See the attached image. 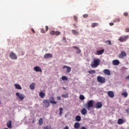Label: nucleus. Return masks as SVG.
<instances>
[{
  "label": "nucleus",
  "instance_id": "45",
  "mask_svg": "<svg viewBox=\"0 0 129 129\" xmlns=\"http://www.w3.org/2000/svg\"><path fill=\"white\" fill-rule=\"evenodd\" d=\"M125 111L127 113H129V109H126Z\"/></svg>",
  "mask_w": 129,
  "mask_h": 129
},
{
  "label": "nucleus",
  "instance_id": "39",
  "mask_svg": "<svg viewBox=\"0 0 129 129\" xmlns=\"http://www.w3.org/2000/svg\"><path fill=\"white\" fill-rule=\"evenodd\" d=\"M106 43H108V45H111V41L110 40H107Z\"/></svg>",
  "mask_w": 129,
  "mask_h": 129
},
{
  "label": "nucleus",
  "instance_id": "9",
  "mask_svg": "<svg viewBox=\"0 0 129 129\" xmlns=\"http://www.w3.org/2000/svg\"><path fill=\"white\" fill-rule=\"evenodd\" d=\"M50 34L51 35H55V36H59V35L61 34V32L60 31H55L54 30H52L50 32Z\"/></svg>",
  "mask_w": 129,
  "mask_h": 129
},
{
  "label": "nucleus",
  "instance_id": "38",
  "mask_svg": "<svg viewBox=\"0 0 129 129\" xmlns=\"http://www.w3.org/2000/svg\"><path fill=\"white\" fill-rule=\"evenodd\" d=\"M123 16H124V17H127V16H128V13L127 12H124L123 13Z\"/></svg>",
  "mask_w": 129,
  "mask_h": 129
},
{
  "label": "nucleus",
  "instance_id": "44",
  "mask_svg": "<svg viewBox=\"0 0 129 129\" xmlns=\"http://www.w3.org/2000/svg\"><path fill=\"white\" fill-rule=\"evenodd\" d=\"M57 100H61V97H60V96H57Z\"/></svg>",
  "mask_w": 129,
  "mask_h": 129
},
{
  "label": "nucleus",
  "instance_id": "31",
  "mask_svg": "<svg viewBox=\"0 0 129 129\" xmlns=\"http://www.w3.org/2000/svg\"><path fill=\"white\" fill-rule=\"evenodd\" d=\"M76 120L77 121H80V120H81V116H76Z\"/></svg>",
  "mask_w": 129,
  "mask_h": 129
},
{
  "label": "nucleus",
  "instance_id": "13",
  "mask_svg": "<svg viewBox=\"0 0 129 129\" xmlns=\"http://www.w3.org/2000/svg\"><path fill=\"white\" fill-rule=\"evenodd\" d=\"M104 53V49L97 50L95 53L96 55H102Z\"/></svg>",
  "mask_w": 129,
  "mask_h": 129
},
{
  "label": "nucleus",
  "instance_id": "33",
  "mask_svg": "<svg viewBox=\"0 0 129 129\" xmlns=\"http://www.w3.org/2000/svg\"><path fill=\"white\" fill-rule=\"evenodd\" d=\"M121 95H123L124 97H127L128 94L126 92H124L121 93Z\"/></svg>",
  "mask_w": 129,
  "mask_h": 129
},
{
  "label": "nucleus",
  "instance_id": "24",
  "mask_svg": "<svg viewBox=\"0 0 129 129\" xmlns=\"http://www.w3.org/2000/svg\"><path fill=\"white\" fill-rule=\"evenodd\" d=\"M39 96L41 98H44V97L46 96V95L43 92H40L39 93Z\"/></svg>",
  "mask_w": 129,
  "mask_h": 129
},
{
  "label": "nucleus",
  "instance_id": "17",
  "mask_svg": "<svg viewBox=\"0 0 129 129\" xmlns=\"http://www.w3.org/2000/svg\"><path fill=\"white\" fill-rule=\"evenodd\" d=\"M54 99L55 98L54 97H50L49 99V103L50 102V103H52V104H56V103H57V102L54 101Z\"/></svg>",
  "mask_w": 129,
  "mask_h": 129
},
{
  "label": "nucleus",
  "instance_id": "48",
  "mask_svg": "<svg viewBox=\"0 0 129 129\" xmlns=\"http://www.w3.org/2000/svg\"><path fill=\"white\" fill-rule=\"evenodd\" d=\"M62 39H63V41H64V42H66V37H63L62 38Z\"/></svg>",
  "mask_w": 129,
  "mask_h": 129
},
{
  "label": "nucleus",
  "instance_id": "5",
  "mask_svg": "<svg viewBox=\"0 0 129 129\" xmlns=\"http://www.w3.org/2000/svg\"><path fill=\"white\" fill-rule=\"evenodd\" d=\"M10 57L13 60H17L18 59V57L17 56V54L16 53L11 52L10 54Z\"/></svg>",
  "mask_w": 129,
  "mask_h": 129
},
{
  "label": "nucleus",
  "instance_id": "27",
  "mask_svg": "<svg viewBox=\"0 0 129 129\" xmlns=\"http://www.w3.org/2000/svg\"><path fill=\"white\" fill-rule=\"evenodd\" d=\"M7 126L9 128H11V127H12V121L11 120H9V121H8Z\"/></svg>",
  "mask_w": 129,
  "mask_h": 129
},
{
  "label": "nucleus",
  "instance_id": "4",
  "mask_svg": "<svg viewBox=\"0 0 129 129\" xmlns=\"http://www.w3.org/2000/svg\"><path fill=\"white\" fill-rule=\"evenodd\" d=\"M16 96L19 98L21 100H24L25 99V95L24 94L20 93H16Z\"/></svg>",
  "mask_w": 129,
  "mask_h": 129
},
{
  "label": "nucleus",
  "instance_id": "29",
  "mask_svg": "<svg viewBox=\"0 0 129 129\" xmlns=\"http://www.w3.org/2000/svg\"><path fill=\"white\" fill-rule=\"evenodd\" d=\"M61 97H63L64 98H68L69 97V95L67 93L66 94L61 95Z\"/></svg>",
  "mask_w": 129,
  "mask_h": 129
},
{
  "label": "nucleus",
  "instance_id": "7",
  "mask_svg": "<svg viewBox=\"0 0 129 129\" xmlns=\"http://www.w3.org/2000/svg\"><path fill=\"white\" fill-rule=\"evenodd\" d=\"M127 39H128V36L127 35L123 37L121 36L119 38V41H120L121 42H125Z\"/></svg>",
  "mask_w": 129,
  "mask_h": 129
},
{
  "label": "nucleus",
  "instance_id": "6",
  "mask_svg": "<svg viewBox=\"0 0 129 129\" xmlns=\"http://www.w3.org/2000/svg\"><path fill=\"white\" fill-rule=\"evenodd\" d=\"M43 106L45 107H49L50 106V101L49 100H44L43 101Z\"/></svg>",
  "mask_w": 129,
  "mask_h": 129
},
{
  "label": "nucleus",
  "instance_id": "42",
  "mask_svg": "<svg viewBox=\"0 0 129 129\" xmlns=\"http://www.w3.org/2000/svg\"><path fill=\"white\" fill-rule=\"evenodd\" d=\"M48 30H49V27L47 26H45V31L46 32H48Z\"/></svg>",
  "mask_w": 129,
  "mask_h": 129
},
{
  "label": "nucleus",
  "instance_id": "21",
  "mask_svg": "<svg viewBox=\"0 0 129 129\" xmlns=\"http://www.w3.org/2000/svg\"><path fill=\"white\" fill-rule=\"evenodd\" d=\"M15 86V87L16 89H18V90H22V87H21V85H19V84H15L14 85Z\"/></svg>",
  "mask_w": 129,
  "mask_h": 129
},
{
  "label": "nucleus",
  "instance_id": "19",
  "mask_svg": "<svg viewBox=\"0 0 129 129\" xmlns=\"http://www.w3.org/2000/svg\"><path fill=\"white\" fill-rule=\"evenodd\" d=\"M62 68L64 69L65 68H67V72L68 73H70L71 71V68L70 67H68L67 66H63Z\"/></svg>",
  "mask_w": 129,
  "mask_h": 129
},
{
  "label": "nucleus",
  "instance_id": "18",
  "mask_svg": "<svg viewBox=\"0 0 129 129\" xmlns=\"http://www.w3.org/2000/svg\"><path fill=\"white\" fill-rule=\"evenodd\" d=\"M112 64H113V65H114L115 66L119 65V60H118L117 59L113 60L112 61Z\"/></svg>",
  "mask_w": 129,
  "mask_h": 129
},
{
  "label": "nucleus",
  "instance_id": "32",
  "mask_svg": "<svg viewBox=\"0 0 129 129\" xmlns=\"http://www.w3.org/2000/svg\"><path fill=\"white\" fill-rule=\"evenodd\" d=\"M61 79H62V80L63 81H67V80H68V78H67V77H66V76H62V77H61Z\"/></svg>",
  "mask_w": 129,
  "mask_h": 129
},
{
  "label": "nucleus",
  "instance_id": "51",
  "mask_svg": "<svg viewBox=\"0 0 129 129\" xmlns=\"http://www.w3.org/2000/svg\"><path fill=\"white\" fill-rule=\"evenodd\" d=\"M125 79H126V80L129 79V76L126 77Z\"/></svg>",
  "mask_w": 129,
  "mask_h": 129
},
{
  "label": "nucleus",
  "instance_id": "47",
  "mask_svg": "<svg viewBox=\"0 0 129 129\" xmlns=\"http://www.w3.org/2000/svg\"><path fill=\"white\" fill-rule=\"evenodd\" d=\"M113 25H114V23H109V25L111 26H113Z\"/></svg>",
  "mask_w": 129,
  "mask_h": 129
},
{
  "label": "nucleus",
  "instance_id": "22",
  "mask_svg": "<svg viewBox=\"0 0 129 129\" xmlns=\"http://www.w3.org/2000/svg\"><path fill=\"white\" fill-rule=\"evenodd\" d=\"M74 127L76 129H78L79 127H80V123L78 122H77L74 124Z\"/></svg>",
  "mask_w": 129,
  "mask_h": 129
},
{
  "label": "nucleus",
  "instance_id": "15",
  "mask_svg": "<svg viewBox=\"0 0 129 129\" xmlns=\"http://www.w3.org/2000/svg\"><path fill=\"white\" fill-rule=\"evenodd\" d=\"M102 107V103L100 102H97L96 104V108H101Z\"/></svg>",
  "mask_w": 129,
  "mask_h": 129
},
{
  "label": "nucleus",
  "instance_id": "40",
  "mask_svg": "<svg viewBox=\"0 0 129 129\" xmlns=\"http://www.w3.org/2000/svg\"><path fill=\"white\" fill-rule=\"evenodd\" d=\"M83 18H86L88 17V14H84L83 16Z\"/></svg>",
  "mask_w": 129,
  "mask_h": 129
},
{
  "label": "nucleus",
  "instance_id": "41",
  "mask_svg": "<svg viewBox=\"0 0 129 129\" xmlns=\"http://www.w3.org/2000/svg\"><path fill=\"white\" fill-rule=\"evenodd\" d=\"M74 19L75 20V21H77L78 20V18H77V16H75L74 17Z\"/></svg>",
  "mask_w": 129,
  "mask_h": 129
},
{
  "label": "nucleus",
  "instance_id": "50",
  "mask_svg": "<svg viewBox=\"0 0 129 129\" xmlns=\"http://www.w3.org/2000/svg\"><path fill=\"white\" fill-rule=\"evenodd\" d=\"M35 121H36V120H35V119H34L32 120V123H34V122H35Z\"/></svg>",
  "mask_w": 129,
  "mask_h": 129
},
{
  "label": "nucleus",
  "instance_id": "16",
  "mask_svg": "<svg viewBox=\"0 0 129 129\" xmlns=\"http://www.w3.org/2000/svg\"><path fill=\"white\" fill-rule=\"evenodd\" d=\"M72 48H74V49H76V50H77L76 51L77 54H80V53H81V49H80L79 47L77 46H73Z\"/></svg>",
  "mask_w": 129,
  "mask_h": 129
},
{
  "label": "nucleus",
  "instance_id": "10",
  "mask_svg": "<svg viewBox=\"0 0 129 129\" xmlns=\"http://www.w3.org/2000/svg\"><path fill=\"white\" fill-rule=\"evenodd\" d=\"M44 59H47L48 58H53V55L51 53H46L44 55Z\"/></svg>",
  "mask_w": 129,
  "mask_h": 129
},
{
  "label": "nucleus",
  "instance_id": "3",
  "mask_svg": "<svg viewBox=\"0 0 129 129\" xmlns=\"http://www.w3.org/2000/svg\"><path fill=\"white\" fill-rule=\"evenodd\" d=\"M97 80L99 83H105V78L101 76H98Z\"/></svg>",
  "mask_w": 129,
  "mask_h": 129
},
{
  "label": "nucleus",
  "instance_id": "26",
  "mask_svg": "<svg viewBox=\"0 0 129 129\" xmlns=\"http://www.w3.org/2000/svg\"><path fill=\"white\" fill-rule=\"evenodd\" d=\"M44 123V121H43V118H40L38 121L39 125H42Z\"/></svg>",
  "mask_w": 129,
  "mask_h": 129
},
{
  "label": "nucleus",
  "instance_id": "43",
  "mask_svg": "<svg viewBox=\"0 0 129 129\" xmlns=\"http://www.w3.org/2000/svg\"><path fill=\"white\" fill-rule=\"evenodd\" d=\"M41 32L43 33V34H45V33H46V32H45V30H44L43 29H41Z\"/></svg>",
  "mask_w": 129,
  "mask_h": 129
},
{
  "label": "nucleus",
  "instance_id": "14",
  "mask_svg": "<svg viewBox=\"0 0 129 129\" xmlns=\"http://www.w3.org/2000/svg\"><path fill=\"white\" fill-rule=\"evenodd\" d=\"M109 97H111V98H113L114 97V93L112 91H108L107 93Z\"/></svg>",
  "mask_w": 129,
  "mask_h": 129
},
{
  "label": "nucleus",
  "instance_id": "52",
  "mask_svg": "<svg viewBox=\"0 0 129 129\" xmlns=\"http://www.w3.org/2000/svg\"><path fill=\"white\" fill-rule=\"evenodd\" d=\"M81 129H86V128L84 126H83V127H81Z\"/></svg>",
  "mask_w": 129,
  "mask_h": 129
},
{
  "label": "nucleus",
  "instance_id": "11",
  "mask_svg": "<svg viewBox=\"0 0 129 129\" xmlns=\"http://www.w3.org/2000/svg\"><path fill=\"white\" fill-rule=\"evenodd\" d=\"M34 71L36 72H42V69L40 67L36 66L33 68Z\"/></svg>",
  "mask_w": 129,
  "mask_h": 129
},
{
  "label": "nucleus",
  "instance_id": "34",
  "mask_svg": "<svg viewBox=\"0 0 129 129\" xmlns=\"http://www.w3.org/2000/svg\"><path fill=\"white\" fill-rule=\"evenodd\" d=\"M119 22H120V19L119 18H117L113 20L114 23H119Z\"/></svg>",
  "mask_w": 129,
  "mask_h": 129
},
{
  "label": "nucleus",
  "instance_id": "49",
  "mask_svg": "<svg viewBox=\"0 0 129 129\" xmlns=\"http://www.w3.org/2000/svg\"><path fill=\"white\" fill-rule=\"evenodd\" d=\"M31 30H32V32L33 33V34H35V30H34L33 28H32Z\"/></svg>",
  "mask_w": 129,
  "mask_h": 129
},
{
  "label": "nucleus",
  "instance_id": "54",
  "mask_svg": "<svg viewBox=\"0 0 129 129\" xmlns=\"http://www.w3.org/2000/svg\"><path fill=\"white\" fill-rule=\"evenodd\" d=\"M62 88L64 89V90H66V88L63 87Z\"/></svg>",
  "mask_w": 129,
  "mask_h": 129
},
{
  "label": "nucleus",
  "instance_id": "36",
  "mask_svg": "<svg viewBox=\"0 0 129 129\" xmlns=\"http://www.w3.org/2000/svg\"><path fill=\"white\" fill-rule=\"evenodd\" d=\"M88 73L89 74H95V71L94 70L92 71H89Z\"/></svg>",
  "mask_w": 129,
  "mask_h": 129
},
{
  "label": "nucleus",
  "instance_id": "12",
  "mask_svg": "<svg viewBox=\"0 0 129 129\" xmlns=\"http://www.w3.org/2000/svg\"><path fill=\"white\" fill-rule=\"evenodd\" d=\"M103 72L105 75H108L109 76L110 75V71L108 69H105L103 71Z\"/></svg>",
  "mask_w": 129,
  "mask_h": 129
},
{
  "label": "nucleus",
  "instance_id": "20",
  "mask_svg": "<svg viewBox=\"0 0 129 129\" xmlns=\"http://www.w3.org/2000/svg\"><path fill=\"white\" fill-rule=\"evenodd\" d=\"M81 113H82V114L85 115V114L87 113V110H86L85 108H84L82 109Z\"/></svg>",
  "mask_w": 129,
  "mask_h": 129
},
{
  "label": "nucleus",
  "instance_id": "25",
  "mask_svg": "<svg viewBox=\"0 0 129 129\" xmlns=\"http://www.w3.org/2000/svg\"><path fill=\"white\" fill-rule=\"evenodd\" d=\"M72 32L73 33V34H74V35H75V36H78V35H79V32H78L77 31H76V30H72Z\"/></svg>",
  "mask_w": 129,
  "mask_h": 129
},
{
  "label": "nucleus",
  "instance_id": "28",
  "mask_svg": "<svg viewBox=\"0 0 129 129\" xmlns=\"http://www.w3.org/2000/svg\"><path fill=\"white\" fill-rule=\"evenodd\" d=\"M97 26H98V23H93L91 25V27L92 28H95V27H97Z\"/></svg>",
  "mask_w": 129,
  "mask_h": 129
},
{
  "label": "nucleus",
  "instance_id": "46",
  "mask_svg": "<svg viewBox=\"0 0 129 129\" xmlns=\"http://www.w3.org/2000/svg\"><path fill=\"white\" fill-rule=\"evenodd\" d=\"M125 31L127 33H128L129 32V28H126L125 29Z\"/></svg>",
  "mask_w": 129,
  "mask_h": 129
},
{
  "label": "nucleus",
  "instance_id": "30",
  "mask_svg": "<svg viewBox=\"0 0 129 129\" xmlns=\"http://www.w3.org/2000/svg\"><path fill=\"white\" fill-rule=\"evenodd\" d=\"M30 89H32V90L33 89H35V83H33L32 84H31L30 85Z\"/></svg>",
  "mask_w": 129,
  "mask_h": 129
},
{
  "label": "nucleus",
  "instance_id": "35",
  "mask_svg": "<svg viewBox=\"0 0 129 129\" xmlns=\"http://www.w3.org/2000/svg\"><path fill=\"white\" fill-rule=\"evenodd\" d=\"M79 99H80L81 100H84V99H85V97H84V96H83V95H80Z\"/></svg>",
  "mask_w": 129,
  "mask_h": 129
},
{
  "label": "nucleus",
  "instance_id": "37",
  "mask_svg": "<svg viewBox=\"0 0 129 129\" xmlns=\"http://www.w3.org/2000/svg\"><path fill=\"white\" fill-rule=\"evenodd\" d=\"M59 115H62V112L63 111V108H59Z\"/></svg>",
  "mask_w": 129,
  "mask_h": 129
},
{
  "label": "nucleus",
  "instance_id": "53",
  "mask_svg": "<svg viewBox=\"0 0 129 129\" xmlns=\"http://www.w3.org/2000/svg\"><path fill=\"white\" fill-rule=\"evenodd\" d=\"M74 26L76 28H77V27L76 26V25H75V24H74Z\"/></svg>",
  "mask_w": 129,
  "mask_h": 129
},
{
  "label": "nucleus",
  "instance_id": "2",
  "mask_svg": "<svg viewBox=\"0 0 129 129\" xmlns=\"http://www.w3.org/2000/svg\"><path fill=\"white\" fill-rule=\"evenodd\" d=\"M94 101L91 100L88 102L87 108L88 110H90V108H92L93 107V103Z\"/></svg>",
  "mask_w": 129,
  "mask_h": 129
},
{
  "label": "nucleus",
  "instance_id": "23",
  "mask_svg": "<svg viewBox=\"0 0 129 129\" xmlns=\"http://www.w3.org/2000/svg\"><path fill=\"white\" fill-rule=\"evenodd\" d=\"M124 122V121L123 120V119L121 118H119L118 119L117 123L118 124H122Z\"/></svg>",
  "mask_w": 129,
  "mask_h": 129
},
{
  "label": "nucleus",
  "instance_id": "8",
  "mask_svg": "<svg viewBox=\"0 0 129 129\" xmlns=\"http://www.w3.org/2000/svg\"><path fill=\"white\" fill-rule=\"evenodd\" d=\"M119 58L120 59H123L124 57H126V53L124 51L121 52V53L118 55Z\"/></svg>",
  "mask_w": 129,
  "mask_h": 129
},
{
  "label": "nucleus",
  "instance_id": "1",
  "mask_svg": "<svg viewBox=\"0 0 129 129\" xmlns=\"http://www.w3.org/2000/svg\"><path fill=\"white\" fill-rule=\"evenodd\" d=\"M100 63V59L97 58L94 59V60L91 63V66L92 68H96L99 65Z\"/></svg>",
  "mask_w": 129,
  "mask_h": 129
}]
</instances>
